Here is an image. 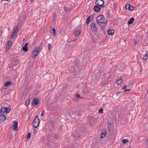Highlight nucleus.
<instances>
[{
    "instance_id": "obj_1",
    "label": "nucleus",
    "mask_w": 148,
    "mask_h": 148,
    "mask_svg": "<svg viewBox=\"0 0 148 148\" xmlns=\"http://www.w3.org/2000/svg\"><path fill=\"white\" fill-rule=\"evenodd\" d=\"M104 19V17L103 15L101 14L97 16V23L99 25H101V24H107L108 21L106 20L105 21H103Z\"/></svg>"
},
{
    "instance_id": "obj_2",
    "label": "nucleus",
    "mask_w": 148,
    "mask_h": 148,
    "mask_svg": "<svg viewBox=\"0 0 148 148\" xmlns=\"http://www.w3.org/2000/svg\"><path fill=\"white\" fill-rule=\"evenodd\" d=\"M40 122V119L38 117L37 115H36L34 119L32 124L34 127L36 128L38 126Z\"/></svg>"
},
{
    "instance_id": "obj_3",
    "label": "nucleus",
    "mask_w": 148,
    "mask_h": 148,
    "mask_svg": "<svg viewBox=\"0 0 148 148\" xmlns=\"http://www.w3.org/2000/svg\"><path fill=\"white\" fill-rule=\"evenodd\" d=\"M11 109L10 108H8L7 107H2L0 111V114H3L5 113H6L7 114L8 113L10 112Z\"/></svg>"
},
{
    "instance_id": "obj_4",
    "label": "nucleus",
    "mask_w": 148,
    "mask_h": 148,
    "mask_svg": "<svg viewBox=\"0 0 148 148\" xmlns=\"http://www.w3.org/2000/svg\"><path fill=\"white\" fill-rule=\"evenodd\" d=\"M18 29L19 27L17 26L15 27L14 29L13 30L12 33L11 35V37L10 38V39L12 38L13 36H16L17 34L18 31Z\"/></svg>"
},
{
    "instance_id": "obj_5",
    "label": "nucleus",
    "mask_w": 148,
    "mask_h": 148,
    "mask_svg": "<svg viewBox=\"0 0 148 148\" xmlns=\"http://www.w3.org/2000/svg\"><path fill=\"white\" fill-rule=\"evenodd\" d=\"M95 4L96 5H98L100 7L102 8H104L105 6H104V2L103 0H96L95 1Z\"/></svg>"
},
{
    "instance_id": "obj_6",
    "label": "nucleus",
    "mask_w": 148,
    "mask_h": 148,
    "mask_svg": "<svg viewBox=\"0 0 148 148\" xmlns=\"http://www.w3.org/2000/svg\"><path fill=\"white\" fill-rule=\"evenodd\" d=\"M91 29L92 32H97V28L95 24L93 22L91 24Z\"/></svg>"
},
{
    "instance_id": "obj_7",
    "label": "nucleus",
    "mask_w": 148,
    "mask_h": 148,
    "mask_svg": "<svg viewBox=\"0 0 148 148\" xmlns=\"http://www.w3.org/2000/svg\"><path fill=\"white\" fill-rule=\"evenodd\" d=\"M125 7L126 9L130 11L133 10L134 9V7L129 3H127Z\"/></svg>"
},
{
    "instance_id": "obj_8",
    "label": "nucleus",
    "mask_w": 148,
    "mask_h": 148,
    "mask_svg": "<svg viewBox=\"0 0 148 148\" xmlns=\"http://www.w3.org/2000/svg\"><path fill=\"white\" fill-rule=\"evenodd\" d=\"M114 70L115 69L113 67L111 68L110 72L106 74V77H108L111 76L114 73Z\"/></svg>"
},
{
    "instance_id": "obj_9",
    "label": "nucleus",
    "mask_w": 148,
    "mask_h": 148,
    "mask_svg": "<svg viewBox=\"0 0 148 148\" xmlns=\"http://www.w3.org/2000/svg\"><path fill=\"white\" fill-rule=\"evenodd\" d=\"M40 102L39 99L36 98H34L33 99L32 104L36 105L38 104Z\"/></svg>"
},
{
    "instance_id": "obj_10",
    "label": "nucleus",
    "mask_w": 148,
    "mask_h": 148,
    "mask_svg": "<svg viewBox=\"0 0 148 148\" xmlns=\"http://www.w3.org/2000/svg\"><path fill=\"white\" fill-rule=\"evenodd\" d=\"M75 72L74 70H70L69 73V76L70 78H73L75 76Z\"/></svg>"
},
{
    "instance_id": "obj_11",
    "label": "nucleus",
    "mask_w": 148,
    "mask_h": 148,
    "mask_svg": "<svg viewBox=\"0 0 148 148\" xmlns=\"http://www.w3.org/2000/svg\"><path fill=\"white\" fill-rule=\"evenodd\" d=\"M101 9L100 7L97 4L95 5L93 8L94 10L96 12H99L100 11Z\"/></svg>"
},
{
    "instance_id": "obj_12",
    "label": "nucleus",
    "mask_w": 148,
    "mask_h": 148,
    "mask_svg": "<svg viewBox=\"0 0 148 148\" xmlns=\"http://www.w3.org/2000/svg\"><path fill=\"white\" fill-rule=\"evenodd\" d=\"M38 52L34 49V51H32V58H34L36 57L37 56Z\"/></svg>"
},
{
    "instance_id": "obj_13",
    "label": "nucleus",
    "mask_w": 148,
    "mask_h": 148,
    "mask_svg": "<svg viewBox=\"0 0 148 148\" xmlns=\"http://www.w3.org/2000/svg\"><path fill=\"white\" fill-rule=\"evenodd\" d=\"M0 115V123L3 122L6 119V116L5 114H1Z\"/></svg>"
},
{
    "instance_id": "obj_14",
    "label": "nucleus",
    "mask_w": 148,
    "mask_h": 148,
    "mask_svg": "<svg viewBox=\"0 0 148 148\" xmlns=\"http://www.w3.org/2000/svg\"><path fill=\"white\" fill-rule=\"evenodd\" d=\"M93 16L92 15H90L89 16L87 19L86 21V23L87 25H88L89 23L93 19Z\"/></svg>"
},
{
    "instance_id": "obj_15",
    "label": "nucleus",
    "mask_w": 148,
    "mask_h": 148,
    "mask_svg": "<svg viewBox=\"0 0 148 148\" xmlns=\"http://www.w3.org/2000/svg\"><path fill=\"white\" fill-rule=\"evenodd\" d=\"M18 125V122L17 121H15L14 122L13 126L14 127V129L15 130H18L17 129Z\"/></svg>"
},
{
    "instance_id": "obj_16",
    "label": "nucleus",
    "mask_w": 148,
    "mask_h": 148,
    "mask_svg": "<svg viewBox=\"0 0 148 148\" xmlns=\"http://www.w3.org/2000/svg\"><path fill=\"white\" fill-rule=\"evenodd\" d=\"M12 45V41L11 40H9L7 44L6 48L8 49H9L11 46Z\"/></svg>"
},
{
    "instance_id": "obj_17",
    "label": "nucleus",
    "mask_w": 148,
    "mask_h": 148,
    "mask_svg": "<svg viewBox=\"0 0 148 148\" xmlns=\"http://www.w3.org/2000/svg\"><path fill=\"white\" fill-rule=\"evenodd\" d=\"M106 130H103L101 134V136L100 137V138H104L106 135V133L107 132H106Z\"/></svg>"
},
{
    "instance_id": "obj_18",
    "label": "nucleus",
    "mask_w": 148,
    "mask_h": 148,
    "mask_svg": "<svg viewBox=\"0 0 148 148\" xmlns=\"http://www.w3.org/2000/svg\"><path fill=\"white\" fill-rule=\"evenodd\" d=\"M108 32L109 35H112L114 33V30L113 29H108Z\"/></svg>"
},
{
    "instance_id": "obj_19",
    "label": "nucleus",
    "mask_w": 148,
    "mask_h": 148,
    "mask_svg": "<svg viewBox=\"0 0 148 148\" xmlns=\"http://www.w3.org/2000/svg\"><path fill=\"white\" fill-rule=\"evenodd\" d=\"M80 33L81 30L79 29H78L74 32L73 34L75 36H77L79 35Z\"/></svg>"
},
{
    "instance_id": "obj_20",
    "label": "nucleus",
    "mask_w": 148,
    "mask_h": 148,
    "mask_svg": "<svg viewBox=\"0 0 148 148\" xmlns=\"http://www.w3.org/2000/svg\"><path fill=\"white\" fill-rule=\"evenodd\" d=\"M113 127V125H112V123H110L108 124V128L109 130V131H110L112 130V128Z\"/></svg>"
},
{
    "instance_id": "obj_21",
    "label": "nucleus",
    "mask_w": 148,
    "mask_h": 148,
    "mask_svg": "<svg viewBox=\"0 0 148 148\" xmlns=\"http://www.w3.org/2000/svg\"><path fill=\"white\" fill-rule=\"evenodd\" d=\"M123 81V78L119 79L116 81V83L117 84H120Z\"/></svg>"
},
{
    "instance_id": "obj_22",
    "label": "nucleus",
    "mask_w": 148,
    "mask_h": 148,
    "mask_svg": "<svg viewBox=\"0 0 148 148\" xmlns=\"http://www.w3.org/2000/svg\"><path fill=\"white\" fill-rule=\"evenodd\" d=\"M134 18L132 17L131 18L130 20L128 21V24H132L133 22L134 21Z\"/></svg>"
},
{
    "instance_id": "obj_23",
    "label": "nucleus",
    "mask_w": 148,
    "mask_h": 148,
    "mask_svg": "<svg viewBox=\"0 0 148 148\" xmlns=\"http://www.w3.org/2000/svg\"><path fill=\"white\" fill-rule=\"evenodd\" d=\"M103 24V25L101 24V25H99L101 26V29L103 31L105 32L104 28H105V26H106V24Z\"/></svg>"
},
{
    "instance_id": "obj_24",
    "label": "nucleus",
    "mask_w": 148,
    "mask_h": 148,
    "mask_svg": "<svg viewBox=\"0 0 148 148\" xmlns=\"http://www.w3.org/2000/svg\"><path fill=\"white\" fill-rule=\"evenodd\" d=\"M127 86V89H125L124 90V92H125L127 91L130 90H131V86L129 85H128Z\"/></svg>"
},
{
    "instance_id": "obj_25",
    "label": "nucleus",
    "mask_w": 148,
    "mask_h": 148,
    "mask_svg": "<svg viewBox=\"0 0 148 148\" xmlns=\"http://www.w3.org/2000/svg\"><path fill=\"white\" fill-rule=\"evenodd\" d=\"M22 49L23 51H25V52H27L28 51V48L27 47L24 46L23 47Z\"/></svg>"
},
{
    "instance_id": "obj_26",
    "label": "nucleus",
    "mask_w": 148,
    "mask_h": 148,
    "mask_svg": "<svg viewBox=\"0 0 148 148\" xmlns=\"http://www.w3.org/2000/svg\"><path fill=\"white\" fill-rule=\"evenodd\" d=\"M41 46L37 47L36 49L35 48V49L38 52H40L41 50Z\"/></svg>"
},
{
    "instance_id": "obj_27",
    "label": "nucleus",
    "mask_w": 148,
    "mask_h": 148,
    "mask_svg": "<svg viewBox=\"0 0 148 148\" xmlns=\"http://www.w3.org/2000/svg\"><path fill=\"white\" fill-rule=\"evenodd\" d=\"M11 84V82L10 81H8L6 83H5L4 85L6 86H8L10 85V84Z\"/></svg>"
},
{
    "instance_id": "obj_28",
    "label": "nucleus",
    "mask_w": 148,
    "mask_h": 148,
    "mask_svg": "<svg viewBox=\"0 0 148 148\" xmlns=\"http://www.w3.org/2000/svg\"><path fill=\"white\" fill-rule=\"evenodd\" d=\"M30 101V99L26 100V101H25V105L26 106H27L29 105Z\"/></svg>"
},
{
    "instance_id": "obj_29",
    "label": "nucleus",
    "mask_w": 148,
    "mask_h": 148,
    "mask_svg": "<svg viewBox=\"0 0 148 148\" xmlns=\"http://www.w3.org/2000/svg\"><path fill=\"white\" fill-rule=\"evenodd\" d=\"M121 142L123 143V144L129 142V140L127 139H124L121 140Z\"/></svg>"
},
{
    "instance_id": "obj_30",
    "label": "nucleus",
    "mask_w": 148,
    "mask_h": 148,
    "mask_svg": "<svg viewBox=\"0 0 148 148\" xmlns=\"http://www.w3.org/2000/svg\"><path fill=\"white\" fill-rule=\"evenodd\" d=\"M52 45L50 44H49L48 45V48L49 51H50L51 50V49L52 47Z\"/></svg>"
},
{
    "instance_id": "obj_31",
    "label": "nucleus",
    "mask_w": 148,
    "mask_h": 148,
    "mask_svg": "<svg viewBox=\"0 0 148 148\" xmlns=\"http://www.w3.org/2000/svg\"><path fill=\"white\" fill-rule=\"evenodd\" d=\"M52 31L53 32V35L54 36H55L56 35V31L55 29L53 28L52 29Z\"/></svg>"
},
{
    "instance_id": "obj_32",
    "label": "nucleus",
    "mask_w": 148,
    "mask_h": 148,
    "mask_svg": "<svg viewBox=\"0 0 148 148\" xmlns=\"http://www.w3.org/2000/svg\"><path fill=\"white\" fill-rule=\"evenodd\" d=\"M148 58V56L147 54H146L144 56V59L145 60H147Z\"/></svg>"
},
{
    "instance_id": "obj_33",
    "label": "nucleus",
    "mask_w": 148,
    "mask_h": 148,
    "mask_svg": "<svg viewBox=\"0 0 148 148\" xmlns=\"http://www.w3.org/2000/svg\"><path fill=\"white\" fill-rule=\"evenodd\" d=\"M48 145L49 146H50L51 145L54 146L55 145V144L54 143H53L52 142H50L49 143H48Z\"/></svg>"
},
{
    "instance_id": "obj_34",
    "label": "nucleus",
    "mask_w": 148,
    "mask_h": 148,
    "mask_svg": "<svg viewBox=\"0 0 148 148\" xmlns=\"http://www.w3.org/2000/svg\"><path fill=\"white\" fill-rule=\"evenodd\" d=\"M31 134L30 132H29L28 133L27 136V139L29 138L31 136Z\"/></svg>"
},
{
    "instance_id": "obj_35",
    "label": "nucleus",
    "mask_w": 148,
    "mask_h": 148,
    "mask_svg": "<svg viewBox=\"0 0 148 148\" xmlns=\"http://www.w3.org/2000/svg\"><path fill=\"white\" fill-rule=\"evenodd\" d=\"M89 123H90V125H93L94 124V121L93 120H92V121L90 120V122Z\"/></svg>"
},
{
    "instance_id": "obj_36",
    "label": "nucleus",
    "mask_w": 148,
    "mask_h": 148,
    "mask_svg": "<svg viewBox=\"0 0 148 148\" xmlns=\"http://www.w3.org/2000/svg\"><path fill=\"white\" fill-rule=\"evenodd\" d=\"M99 112L102 113H103V109L102 108H101L100 109H99Z\"/></svg>"
},
{
    "instance_id": "obj_37",
    "label": "nucleus",
    "mask_w": 148,
    "mask_h": 148,
    "mask_svg": "<svg viewBox=\"0 0 148 148\" xmlns=\"http://www.w3.org/2000/svg\"><path fill=\"white\" fill-rule=\"evenodd\" d=\"M134 43L135 45H136L137 43V41L135 39L134 40Z\"/></svg>"
},
{
    "instance_id": "obj_38",
    "label": "nucleus",
    "mask_w": 148,
    "mask_h": 148,
    "mask_svg": "<svg viewBox=\"0 0 148 148\" xmlns=\"http://www.w3.org/2000/svg\"><path fill=\"white\" fill-rule=\"evenodd\" d=\"M127 85H125L122 88V90H124L125 89H126L127 88Z\"/></svg>"
},
{
    "instance_id": "obj_39",
    "label": "nucleus",
    "mask_w": 148,
    "mask_h": 148,
    "mask_svg": "<svg viewBox=\"0 0 148 148\" xmlns=\"http://www.w3.org/2000/svg\"><path fill=\"white\" fill-rule=\"evenodd\" d=\"M44 115V111L43 110L42 112V113H41V116H43Z\"/></svg>"
},
{
    "instance_id": "obj_40",
    "label": "nucleus",
    "mask_w": 148,
    "mask_h": 148,
    "mask_svg": "<svg viewBox=\"0 0 148 148\" xmlns=\"http://www.w3.org/2000/svg\"><path fill=\"white\" fill-rule=\"evenodd\" d=\"M102 71L100 70V71H99V72L97 74V76H99L100 75V73H102Z\"/></svg>"
},
{
    "instance_id": "obj_41",
    "label": "nucleus",
    "mask_w": 148,
    "mask_h": 148,
    "mask_svg": "<svg viewBox=\"0 0 148 148\" xmlns=\"http://www.w3.org/2000/svg\"><path fill=\"white\" fill-rule=\"evenodd\" d=\"M75 96H76V98H79V97H80V95L78 94H77Z\"/></svg>"
},
{
    "instance_id": "obj_42",
    "label": "nucleus",
    "mask_w": 148,
    "mask_h": 148,
    "mask_svg": "<svg viewBox=\"0 0 148 148\" xmlns=\"http://www.w3.org/2000/svg\"><path fill=\"white\" fill-rule=\"evenodd\" d=\"M28 45V43H26L25 44L24 46L27 47Z\"/></svg>"
},
{
    "instance_id": "obj_43",
    "label": "nucleus",
    "mask_w": 148,
    "mask_h": 148,
    "mask_svg": "<svg viewBox=\"0 0 148 148\" xmlns=\"http://www.w3.org/2000/svg\"><path fill=\"white\" fill-rule=\"evenodd\" d=\"M2 1H10V0H1Z\"/></svg>"
},
{
    "instance_id": "obj_44",
    "label": "nucleus",
    "mask_w": 148,
    "mask_h": 148,
    "mask_svg": "<svg viewBox=\"0 0 148 148\" xmlns=\"http://www.w3.org/2000/svg\"><path fill=\"white\" fill-rule=\"evenodd\" d=\"M13 64H15V62H13Z\"/></svg>"
},
{
    "instance_id": "obj_45",
    "label": "nucleus",
    "mask_w": 148,
    "mask_h": 148,
    "mask_svg": "<svg viewBox=\"0 0 148 148\" xmlns=\"http://www.w3.org/2000/svg\"><path fill=\"white\" fill-rule=\"evenodd\" d=\"M33 1V0H31V1L32 2Z\"/></svg>"
},
{
    "instance_id": "obj_46",
    "label": "nucleus",
    "mask_w": 148,
    "mask_h": 148,
    "mask_svg": "<svg viewBox=\"0 0 148 148\" xmlns=\"http://www.w3.org/2000/svg\"><path fill=\"white\" fill-rule=\"evenodd\" d=\"M34 131L36 132V130H34Z\"/></svg>"
},
{
    "instance_id": "obj_47",
    "label": "nucleus",
    "mask_w": 148,
    "mask_h": 148,
    "mask_svg": "<svg viewBox=\"0 0 148 148\" xmlns=\"http://www.w3.org/2000/svg\"><path fill=\"white\" fill-rule=\"evenodd\" d=\"M147 142L148 143V140L147 141Z\"/></svg>"
},
{
    "instance_id": "obj_48",
    "label": "nucleus",
    "mask_w": 148,
    "mask_h": 148,
    "mask_svg": "<svg viewBox=\"0 0 148 148\" xmlns=\"http://www.w3.org/2000/svg\"><path fill=\"white\" fill-rule=\"evenodd\" d=\"M119 92H117V93H119Z\"/></svg>"
}]
</instances>
